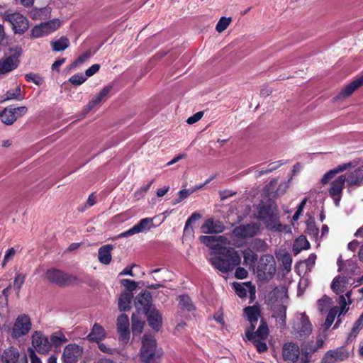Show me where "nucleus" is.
I'll return each instance as SVG.
<instances>
[{
  "label": "nucleus",
  "mask_w": 363,
  "mask_h": 363,
  "mask_svg": "<svg viewBox=\"0 0 363 363\" xmlns=\"http://www.w3.org/2000/svg\"><path fill=\"white\" fill-rule=\"evenodd\" d=\"M129 320L126 315L121 314L117 318V328L121 333L123 340L126 341L128 339Z\"/></svg>",
  "instance_id": "c85d7f7f"
},
{
  "label": "nucleus",
  "mask_w": 363,
  "mask_h": 363,
  "mask_svg": "<svg viewBox=\"0 0 363 363\" xmlns=\"http://www.w3.org/2000/svg\"><path fill=\"white\" fill-rule=\"evenodd\" d=\"M67 341V339L65 337V335L61 333H55L50 337V342L51 346L54 347H60L63 343H65Z\"/></svg>",
  "instance_id": "a19ab883"
},
{
  "label": "nucleus",
  "mask_w": 363,
  "mask_h": 363,
  "mask_svg": "<svg viewBox=\"0 0 363 363\" xmlns=\"http://www.w3.org/2000/svg\"><path fill=\"white\" fill-rule=\"evenodd\" d=\"M289 182H290V179L287 182H281L279 184V185L276 191V194L277 196L282 195L286 191V190L289 188Z\"/></svg>",
  "instance_id": "8fccbe9b"
},
{
  "label": "nucleus",
  "mask_w": 363,
  "mask_h": 363,
  "mask_svg": "<svg viewBox=\"0 0 363 363\" xmlns=\"http://www.w3.org/2000/svg\"><path fill=\"white\" fill-rule=\"evenodd\" d=\"M134 303L138 311L143 313L153 308L151 305V295L146 291L135 297Z\"/></svg>",
  "instance_id": "4be33fe9"
},
{
  "label": "nucleus",
  "mask_w": 363,
  "mask_h": 363,
  "mask_svg": "<svg viewBox=\"0 0 363 363\" xmlns=\"http://www.w3.org/2000/svg\"><path fill=\"white\" fill-rule=\"evenodd\" d=\"M300 350L298 346L292 342L286 343L283 347V357L285 360L300 363Z\"/></svg>",
  "instance_id": "aec40b11"
},
{
  "label": "nucleus",
  "mask_w": 363,
  "mask_h": 363,
  "mask_svg": "<svg viewBox=\"0 0 363 363\" xmlns=\"http://www.w3.org/2000/svg\"><path fill=\"white\" fill-rule=\"evenodd\" d=\"M112 250L113 246L111 245H106L99 248L98 258L101 263L108 264L111 262Z\"/></svg>",
  "instance_id": "473e14b6"
},
{
  "label": "nucleus",
  "mask_w": 363,
  "mask_h": 363,
  "mask_svg": "<svg viewBox=\"0 0 363 363\" xmlns=\"http://www.w3.org/2000/svg\"><path fill=\"white\" fill-rule=\"evenodd\" d=\"M13 113L16 116V118L21 116H23L27 112V108L26 106H20L13 108Z\"/></svg>",
  "instance_id": "13d9d810"
},
{
  "label": "nucleus",
  "mask_w": 363,
  "mask_h": 363,
  "mask_svg": "<svg viewBox=\"0 0 363 363\" xmlns=\"http://www.w3.org/2000/svg\"><path fill=\"white\" fill-rule=\"evenodd\" d=\"M352 277L345 276L335 277L331 284V289L334 293L337 295L345 296V301H348L347 303H352V290L350 289L354 281Z\"/></svg>",
  "instance_id": "39448f33"
},
{
  "label": "nucleus",
  "mask_w": 363,
  "mask_h": 363,
  "mask_svg": "<svg viewBox=\"0 0 363 363\" xmlns=\"http://www.w3.org/2000/svg\"><path fill=\"white\" fill-rule=\"evenodd\" d=\"M144 326V321L139 319L135 314L132 316V330L134 335H139L141 333Z\"/></svg>",
  "instance_id": "79ce46f5"
},
{
  "label": "nucleus",
  "mask_w": 363,
  "mask_h": 363,
  "mask_svg": "<svg viewBox=\"0 0 363 363\" xmlns=\"http://www.w3.org/2000/svg\"><path fill=\"white\" fill-rule=\"evenodd\" d=\"M4 18L5 21L11 23L13 30L16 33H22L28 29L27 19L20 13H8Z\"/></svg>",
  "instance_id": "ddd939ff"
},
{
  "label": "nucleus",
  "mask_w": 363,
  "mask_h": 363,
  "mask_svg": "<svg viewBox=\"0 0 363 363\" xmlns=\"http://www.w3.org/2000/svg\"><path fill=\"white\" fill-rule=\"evenodd\" d=\"M350 167H351V163H345V164H340V165L337 166V167H335V169L328 171L323 175V177L321 179V183L323 185L328 184L329 182V181L331 180L332 179H333L337 174L347 170Z\"/></svg>",
  "instance_id": "7c9ffc66"
},
{
  "label": "nucleus",
  "mask_w": 363,
  "mask_h": 363,
  "mask_svg": "<svg viewBox=\"0 0 363 363\" xmlns=\"http://www.w3.org/2000/svg\"><path fill=\"white\" fill-rule=\"evenodd\" d=\"M276 257L283 267V270L288 273L291 269L292 258L291 255L285 249H279L276 252Z\"/></svg>",
  "instance_id": "cd10ccee"
},
{
  "label": "nucleus",
  "mask_w": 363,
  "mask_h": 363,
  "mask_svg": "<svg viewBox=\"0 0 363 363\" xmlns=\"http://www.w3.org/2000/svg\"><path fill=\"white\" fill-rule=\"evenodd\" d=\"M200 240L213 250L211 262L221 272L227 273L240 263L241 258L238 252L233 248L226 247L230 242L225 236L202 235Z\"/></svg>",
  "instance_id": "f257e3e1"
},
{
  "label": "nucleus",
  "mask_w": 363,
  "mask_h": 363,
  "mask_svg": "<svg viewBox=\"0 0 363 363\" xmlns=\"http://www.w3.org/2000/svg\"><path fill=\"white\" fill-rule=\"evenodd\" d=\"M100 66L97 64L93 65L91 67H89L86 71V77H91L93 74H94L96 72H97L99 69Z\"/></svg>",
  "instance_id": "bf43d9fd"
},
{
  "label": "nucleus",
  "mask_w": 363,
  "mask_h": 363,
  "mask_svg": "<svg viewBox=\"0 0 363 363\" xmlns=\"http://www.w3.org/2000/svg\"><path fill=\"white\" fill-rule=\"evenodd\" d=\"M28 352L30 358L31 359V363H42L33 350L30 349L28 350Z\"/></svg>",
  "instance_id": "e2e57ef3"
},
{
  "label": "nucleus",
  "mask_w": 363,
  "mask_h": 363,
  "mask_svg": "<svg viewBox=\"0 0 363 363\" xmlns=\"http://www.w3.org/2000/svg\"><path fill=\"white\" fill-rule=\"evenodd\" d=\"M104 337L105 331L104 328L101 325L96 323L94 325L91 332L89 333L87 337L90 341L99 342Z\"/></svg>",
  "instance_id": "72a5a7b5"
},
{
  "label": "nucleus",
  "mask_w": 363,
  "mask_h": 363,
  "mask_svg": "<svg viewBox=\"0 0 363 363\" xmlns=\"http://www.w3.org/2000/svg\"><path fill=\"white\" fill-rule=\"evenodd\" d=\"M153 226V221L152 218H146L142 219L139 223L134 225L132 228L121 233L119 237H128L133 235L136 233L145 232L150 229Z\"/></svg>",
  "instance_id": "412c9836"
},
{
  "label": "nucleus",
  "mask_w": 363,
  "mask_h": 363,
  "mask_svg": "<svg viewBox=\"0 0 363 363\" xmlns=\"http://www.w3.org/2000/svg\"><path fill=\"white\" fill-rule=\"evenodd\" d=\"M350 356L348 350L345 347L327 352L321 360V363H337L347 359Z\"/></svg>",
  "instance_id": "2eb2a0df"
},
{
  "label": "nucleus",
  "mask_w": 363,
  "mask_h": 363,
  "mask_svg": "<svg viewBox=\"0 0 363 363\" xmlns=\"http://www.w3.org/2000/svg\"><path fill=\"white\" fill-rule=\"evenodd\" d=\"M61 22L59 19L43 23L35 26L31 30V36L35 38H43L55 31L60 28Z\"/></svg>",
  "instance_id": "9d476101"
},
{
  "label": "nucleus",
  "mask_w": 363,
  "mask_h": 363,
  "mask_svg": "<svg viewBox=\"0 0 363 363\" xmlns=\"http://www.w3.org/2000/svg\"><path fill=\"white\" fill-rule=\"evenodd\" d=\"M19 52L15 55L5 57L0 60V76L4 75L17 67L18 56Z\"/></svg>",
  "instance_id": "b1692460"
},
{
  "label": "nucleus",
  "mask_w": 363,
  "mask_h": 363,
  "mask_svg": "<svg viewBox=\"0 0 363 363\" xmlns=\"http://www.w3.org/2000/svg\"><path fill=\"white\" fill-rule=\"evenodd\" d=\"M245 312L250 323V326L246 330V337L252 342L259 352H263L267 350L265 342L268 336L267 326L264 323H262L257 330L252 333L257 323L259 310L257 307L252 306L245 308Z\"/></svg>",
  "instance_id": "f03ea898"
},
{
  "label": "nucleus",
  "mask_w": 363,
  "mask_h": 363,
  "mask_svg": "<svg viewBox=\"0 0 363 363\" xmlns=\"http://www.w3.org/2000/svg\"><path fill=\"white\" fill-rule=\"evenodd\" d=\"M244 264L248 266L250 268H253L255 261L257 259V255L250 249H246L243 251Z\"/></svg>",
  "instance_id": "4c0bfd02"
},
{
  "label": "nucleus",
  "mask_w": 363,
  "mask_h": 363,
  "mask_svg": "<svg viewBox=\"0 0 363 363\" xmlns=\"http://www.w3.org/2000/svg\"><path fill=\"white\" fill-rule=\"evenodd\" d=\"M236 294L241 298L245 297L247 295L246 289L240 284H236L234 286Z\"/></svg>",
  "instance_id": "6e6d98bb"
},
{
  "label": "nucleus",
  "mask_w": 363,
  "mask_h": 363,
  "mask_svg": "<svg viewBox=\"0 0 363 363\" xmlns=\"http://www.w3.org/2000/svg\"><path fill=\"white\" fill-rule=\"evenodd\" d=\"M310 247V243L305 236H299L294 242L293 245V250L296 254L299 253L303 250H308Z\"/></svg>",
  "instance_id": "e433bc0d"
},
{
  "label": "nucleus",
  "mask_w": 363,
  "mask_h": 363,
  "mask_svg": "<svg viewBox=\"0 0 363 363\" xmlns=\"http://www.w3.org/2000/svg\"><path fill=\"white\" fill-rule=\"evenodd\" d=\"M122 283L124 286H125L129 291H132L137 287V284L134 281H130L129 279H123Z\"/></svg>",
  "instance_id": "4d7b16f0"
},
{
  "label": "nucleus",
  "mask_w": 363,
  "mask_h": 363,
  "mask_svg": "<svg viewBox=\"0 0 363 363\" xmlns=\"http://www.w3.org/2000/svg\"><path fill=\"white\" fill-rule=\"evenodd\" d=\"M133 298V294L129 291H125L121 294L118 300V308L120 311H126L130 308V301Z\"/></svg>",
  "instance_id": "f704fd0d"
},
{
  "label": "nucleus",
  "mask_w": 363,
  "mask_h": 363,
  "mask_svg": "<svg viewBox=\"0 0 363 363\" xmlns=\"http://www.w3.org/2000/svg\"><path fill=\"white\" fill-rule=\"evenodd\" d=\"M345 185L347 186L345 174L338 176L330 183L328 192L336 206L339 205L342 197V190Z\"/></svg>",
  "instance_id": "f8f14e48"
},
{
  "label": "nucleus",
  "mask_w": 363,
  "mask_h": 363,
  "mask_svg": "<svg viewBox=\"0 0 363 363\" xmlns=\"http://www.w3.org/2000/svg\"><path fill=\"white\" fill-rule=\"evenodd\" d=\"M224 229L223 224L218 220L208 218L204 221L201 227V232L205 234L219 233Z\"/></svg>",
  "instance_id": "bb28decb"
},
{
  "label": "nucleus",
  "mask_w": 363,
  "mask_h": 363,
  "mask_svg": "<svg viewBox=\"0 0 363 363\" xmlns=\"http://www.w3.org/2000/svg\"><path fill=\"white\" fill-rule=\"evenodd\" d=\"M0 363H28V359L26 354L21 356L16 348L9 347L0 357Z\"/></svg>",
  "instance_id": "f3484780"
},
{
  "label": "nucleus",
  "mask_w": 363,
  "mask_h": 363,
  "mask_svg": "<svg viewBox=\"0 0 363 363\" xmlns=\"http://www.w3.org/2000/svg\"><path fill=\"white\" fill-rule=\"evenodd\" d=\"M333 301L331 298L324 295L317 302V308L320 312H323L325 310L332 306Z\"/></svg>",
  "instance_id": "58836bf2"
},
{
  "label": "nucleus",
  "mask_w": 363,
  "mask_h": 363,
  "mask_svg": "<svg viewBox=\"0 0 363 363\" xmlns=\"http://www.w3.org/2000/svg\"><path fill=\"white\" fill-rule=\"evenodd\" d=\"M21 95V88L17 86L13 90H9L6 94L5 100L13 99H19Z\"/></svg>",
  "instance_id": "49530a36"
},
{
  "label": "nucleus",
  "mask_w": 363,
  "mask_h": 363,
  "mask_svg": "<svg viewBox=\"0 0 363 363\" xmlns=\"http://www.w3.org/2000/svg\"><path fill=\"white\" fill-rule=\"evenodd\" d=\"M203 113L202 111L197 112L194 116L189 117L187 119V123L189 124H194L196 122H198L203 116Z\"/></svg>",
  "instance_id": "5fc2aeb1"
},
{
  "label": "nucleus",
  "mask_w": 363,
  "mask_h": 363,
  "mask_svg": "<svg viewBox=\"0 0 363 363\" xmlns=\"http://www.w3.org/2000/svg\"><path fill=\"white\" fill-rule=\"evenodd\" d=\"M15 254H16V251L13 248H10L7 251L6 254L5 255L3 263H2L3 267H4L9 261H10L11 259H12L13 258Z\"/></svg>",
  "instance_id": "864d4df0"
},
{
  "label": "nucleus",
  "mask_w": 363,
  "mask_h": 363,
  "mask_svg": "<svg viewBox=\"0 0 363 363\" xmlns=\"http://www.w3.org/2000/svg\"><path fill=\"white\" fill-rule=\"evenodd\" d=\"M271 301L284 304L287 299V291L284 286L276 288L271 293Z\"/></svg>",
  "instance_id": "2f4dec72"
},
{
  "label": "nucleus",
  "mask_w": 363,
  "mask_h": 363,
  "mask_svg": "<svg viewBox=\"0 0 363 363\" xmlns=\"http://www.w3.org/2000/svg\"><path fill=\"white\" fill-rule=\"evenodd\" d=\"M316 256L315 255H311L306 260V263L308 267H313L315 264Z\"/></svg>",
  "instance_id": "338daca9"
},
{
  "label": "nucleus",
  "mask_w": 363,
  "mask_h": 363,
  "mask_svg": "<svg viewBox=\"0 0 363 363\" xmlns=\"http://www.w3.org/2000/svg\"><path fill=\"white\" fill-rule=\"evenodd\" d=\"M325 338L324 334H319L317 335L315 341L311 340L303 344L300 363H308L310 354L323 346Z\"/></svg>",
  "instance_id": "1a4fd4ad"
},
{
  "label": "nucleus",
  "mask_w": 363,
  "mask_h": 363,
  "mask_svg": "<svg viewBox=\"0 0 363 363\" xmlns=\"http://www.w3.org/2000/svg\"><path fill=\"white\" fill-rule=\"evenodd\" d=\"M69 45V40L65 37H61L56 41L52 42V49L55 51H62Z\"/></svg>",
  "instance_id": "ea45409f"
},
{
  "label": "nucleus",
  "mask_w": 363,
  "mask_h": 363,
  "mask_svg": "<svg viewBox=\"0 0 363 363\" xmlns=\"http://www.w3.org/2000/svg\"><path fill=\"white\" fill-rule=\"evenodd\" d=\"M91 56V52L86 51L82 55H81L78 59L73 63V66H77L79 64H82L84 62H85L86 60H88Z\"/></svg>",
  "instance_id": "603ef678"
},
{
  "label": "nucleus",
  "mask_w": 363,
  "mask_h": 363,
  "mask_svg": "<svg viewBox=\"0 0 363 363\" xmlns=\"http://www.w3.org/2000/svg\"><path fill=\"white\" fill-rule=\"evenodd\" d=\"M45 279L50 282L60 286L69 284L72 280L70 275L55 268L47 269L45 272Z\"/></svg>",
  "instance_id": "9b49d317"
},
{
  "label": "nucleus",
  "mask_w": 363,
  "mask_h": 363,
  "mask_svg": "<svg viewBox=\"0 0 363 363\" xmlns=\"http://www.w3.org/2000/svg\"><path fill=\"white\" fill-rule=\"evenodd\" d=\"M31 342L32 346L41 354L48 353L51 348L50 340L40 331H35L33 333Z\"/></svg>",
  "instance_id": "4468645a"
},
{
  "label": "nucleus",
  "mask_w": 363,
  "mask_h": 363,
  "mask_svg": "<svg viewBox=\"0 0 363 363\" xmlns=\"http://www.w3.org/2000/svg\"><path fill=\"white\" fill-rule=\"evenodd\" d=\"M112 89V86L108 85L105 86L94 98H93L89 103L84 108V113L89 112L95 106L99 104L102 101H104L108 94Z\"/></svg>",
  "instance_id": "a878e982"
},
{
  "label": "nucleus",
  "mask_w": 363,
  "mask_h": 363,
  "mask_svg": "<svg viewBox=\"0 0 363 363\" xmlns=\"http://www.w3.org/2000/svg\"><path fill=\"white\" fill-rule=\"evenodd\" d=\"M32 323L29 315L20 314L14 320L10 328L9 334L11 338L18 340L26 336L31 330Z\"/></svg>",
  "instance_id": "423d86ee"
},
{
  "label": "nucleus",
  "mask_w": 363,
  "mask_h": 363,
  "mask_svg": "<svg viewBox=\"0 0 363 363\" xmlns=\"http://www.w3.org/2000/svg\"><path fill=\"white\" fill-rule=\"evenodd\" d=\"M189 192L188 190L183 189L179 193V198L176 200L174 203H178L181 202L183 199L187 198L189 196Z\"/></svg>",
  "instance_id": "680f3d73"
},
{
  "label": "nucleus",
  "mask_w": 363,
  "mask_h": 363,
  "mask_svg": "<svg viewBox=\"0 0 363 363\" xmlns=\"http://www.w3.org/2000/svg\"><path fill=\"white\" fill-rule=\"evenodd\" d=\"M346 175L347 186H359L363 184V166Z\"/></svg>",
  "instance_id": "393cba45"
},
{
  "label": "nucleus",
  "mask_w": 363,
  "mask_h": 363,
  "mask_svg": "<svg viewBox=\"0 0 363 363\" xmlns=\"http://www.w3.org/2000/svg\"><path fill=\"white\" fill-rule=\"evenodd\" d=\"M98 347H99V350L103 352H106V353H111L112 352V350L111 348L106 347V345L104 343L99 342Z\"/></svg>",
  "instance_id": "0e129e2a"
},
{
  "label": "nucleus",
  "mask_w": 363,
  "mask_h": 363,
  "mask_svg": "<svg viewBox=\"0 0 363 363\" xmlns=\"http://www.w3.org/2000/svg\"><path fill=\"white\" fill-rule=\"evenodd\" d=\"M231 21H232L231 18L222 17L218 22L216 27V30L218 33H222L223 30H225L228 27Z\"/></svg>",
  "instance_id": "a18cd8bd"
},
{
  "label": "nucleus",
  "mask_w": 363,
  "mask_h": 363,
  "mask_svg": "<svg viewBox=\"0 0 363 363\" xmlns=\"http://www.w3.org/2000/svg\"><path fill=\"white\" fill-rule=\"evenodd\" d=\"M201 218V215L199 213L194 212L186 220L185 228H184V234L185 235H191L193 233V230L191 228V225L194 222Z\"/></svg>",
  "instance_id": "37998d69"
},
{
  "label": "nucleus",
  "mask_w": 363,
  "mask_h": 363,
  "mask_svg": "<svg viewBox=\"0 0 363 363\" xmlns=\"http://www.w3.org/2000/svg\"><path fill=\"white\" fill-rule=\"evenodd\" d=\"M83 350L75 344H69L65 347L62 354L64 363H77L82 357Z\"/></svg>",
  "instance_id": "a211bd4d"
},
{
  "label": "nucleus",
  "mask_w": 363,
  "mask_h": 363,
  "mask_svg": "<svg viewBox=\"0 0 363 363\" xmlns=\"http://www.w3.org/2000/svg\"><path fill=\"white\" fill-rule=\"evenodd\" d=\"M363 85V75L347 84L340 92L335 96L333 100L339 101L350 96L357 89Z\"/></svg>",
  "instance_id": "5701e85b"
},
{
  "label": "nucleus",
  "mask_w": 363,
  "mask_h": 363,
  "mask_svg": "<svg viewBox=\"0 0 363 363\" xmlns=\"http://www.w3.org/2000/svg\"><path fill=\"white\" fill-rule=\"evenodd\" d=\"M145 313L147 314V320L150 325L152 328L158 330L162 324V317L159 311L153 307L146 311Z\"/></svg>",
  "instance_id": "c756f323"
},
{
  "label": "nucleus",
  "mask_w": 363,
  "mask_h": 363,
  "mask_svg": "<svg viewBox=\"0 0 363 363\" xmlns=\"http://www.w3.org/2000/svg\"><path fill=\"white\" fill-rule=\"evenodd\" d=\"M50 8H43V9H40L39 11H38V13L37 15L36 12L33 13L32 14L33 17V18H46L48 16V13H50Z\"/></svg>",
  "instance_id": "3c124183"
},
{
  "label": "nucleus",
  "mask_w": 363,
  "mask_h": 363,
  "mask_svg": "<svg viewBox=\"0 0 363 363\" xmlns=\"http://www.w3.org/2000/svg\"><path fill=\"white\" fill-rule=\"evenodd\" d=\"M162 355V352L157 348L156 340L151 335H144L140 350V358L145 363H157Z\"/></svg>",
  "instance_id": "20e7f679"
},
{
  "label": "nucleus",
  "mask_w": 363,
  "mask_h": 363,
  "mask_svg": "<svg viewBox=\"0 0 363 363\" xmlns=\"http://www.w3.org/2000/svg\"><path fill=\"white\" fill-rule=\"evenodd\" d=\"M247 272L246 269L242 267H238L235 272V276L238 279H244L247 277Z\"/></svg>",
  "instance_id": "052dcab7"
},
{
  "label": "nucleus",
  "mask_w": 363,
  "mask_h": 363,
  "mask_svg": "<svg viewBox=\"0 0 363 363\" xmlns=\"http://www.w3.org/2000/svg\"><path fill=\"white\" fill-rule=\"evenodd\" d=\"M0 119L6 124H12L16 120V116L13 113V108H6L0 114Z\"/></svg>",
  "instance_id": "c9c22d12"
},
{
  "label": "nucleus",
  "mask_w": 363,
  "mask_h": 363,
  "mask_svg": "<svg viewBox=\"0 0 363 363\" xmlns=\"http://www.w3.org/2000/svg\"><path fill=\"white\" fill-rule=\"evenodd\" d=\"M259 230V225L252 223L235 228L233 231V235L241 239L248 238L255 235Z\"/></svg>",
  "instance_id": "6ab92c4d"
},
{
  "label": "nucleus",
  "mask_w": 363,
  "mask_h": 363,
  "mask_svg": "<svg viewBox=\"0 0 363 363\" xmlns=\"http://www.w3.org/2000/svg\"><path fill=\"white\" fill-rule=\"evenodd\" d=\"M185 326H186L185 323L182 322V323H179L175 328L174 333L177 335L181 334L182 330L185 328Z\"/></svg>",
  "instance_id": "69168bd1"
},
{
  "label": "nucleus",
  "mask_w": 363,
  "mask_h": 363,
  "mask_svg": "<svg viewBox=\"0 0 363 363\" xmlns=\"http://www.w3.org/2000/svg\"><path fill=\"white\" fill-rule=\"evenodd\" d=\"M179 305L182 308L186 309L187 311L194 309L191 299L187 296H181L179 297Z\"/></svg>",
  "instance_id": "c03bdc74"
},
{
  "label": "nucleus",
  "mask_w": 363,
  "mask_h": 363,
  "mask_svg": "<svg viewBox=\"0 0 363 363\" xmlns=\"http://www.w3.org/2000/svg\"><path fill=\"white\" fill-rule=\"evenodd\" d=\"M293 331L299 339L307 338L313 331L309 317L305 313H298L293 325Z\"/></svg>",
  "instance_id": "0eeeda50"
},
{
  "label": "nucleus",
  "mask_w": 363,
  "mask_h": 363,
  "mask_svg": "<svg viewBox=\"0 0 363 363\" xmlns=\"http://www.w3.org/2000/svg\"><path fill=\"white\" fill-rule=\"evenodd\" d=\"M277 270L276 262L271 255L262 256L257 267V276L261 279H270Z\"/></svg>",
  "instance_id": "6e6552de"
},
{
  "label": "nucleus",
  "mask_w": 363,
  "mask_h": 363,
  "mask_svg": "<svg viewBox=\"0 0 363 363\" xmlns=\"http://www.w3.org/2000/svg\"><path fill=\"white\" fill-rule=\"evenodd\" d=\"M86 80V77L82 75L75 74L69 79V82L74 85H80Z\"/></svg>",
  "instance_id": "09e8293b"
},
{
  "label": "nucleus",
  "mask_w": 363,
  "mask_h": 363,
  "mask_svg": "<svg viewBox=\"0 0 363 363\" xmlns=\"http://www.w3.org/2000/svg\"><path fill=\"white\" fill-rule=\"evenodd\" d=\"M257 218L266 227L274 231H288L289 228L279 222V210L275 205L268 204L260 207Z\"/></svg>",
  "instance_id": "7ed1b4c3"
},
{
  "label": "nucleus",
  "mask_w": 363,
  "mask_h": 363,
  "mask_svg": "<svg viewBox=\"0 0 363 363\" xmlns=\"http://www.w3.org/2000/svg\"><path fill=\"white\" fill-rule=\"evenodd\" d=\"M337 301L338 302L340 306L332 307L326 317V318L334 322L335 317L337 316V320L334 328L337 327V325L341 321L340 315L347 313L349 310L347 301H345V296H340Z\"/></svg>",
  "instance_id": "dca6fc26"
},
{
  "label": "nucleus",
  "mask_w": 363,
  "mask_h": 363,
  "mask_svg": "<svg viewBox=\"0 0 363 363\" xmlns=\"http://www.w3.org/2000/svg\"><path fill=\"white\" fill-rule=\"evenodd\" d=\"M24 281L25 276L23 274H19L16 277L13 285L18 291H20L23 284L24 283Z\"/></svg>",
  "instance_id": "de8ad7c7"
},
{
  "label": "nucleus",
  "mask_w": 363,
  "mask_h": 363,
  "mask_svg": "<svg viewBox=\"0 0 363 363\" xmlns=\"http://www.w3.org/2000/svg\"><path fill=\"white\" fill-rule=\"evenodd\" d=\"M359 247V242L357 240H352L348 244V249L352 252L355 251Z\"/></svg>",
  "instance_id": "774afa93"
}]
</instances>
